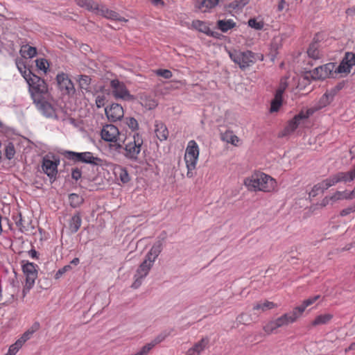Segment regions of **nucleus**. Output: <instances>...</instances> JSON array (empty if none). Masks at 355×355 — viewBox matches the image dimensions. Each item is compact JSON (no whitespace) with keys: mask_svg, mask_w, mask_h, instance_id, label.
<instances>
[{"mask_svg":"<svg viewBox=\"0 0 355 355\" xmlns=\"http://www.w3.org/2000/svg\"><path fill=\"white\" fill-rule=\"evenodd\" d=\"M243 184L250 191L273 193L277 190V182L270 175L263 172H255L245 178Z\"/></svg>","mask_w":355,"mask_h":355,"instance_id":"f257e3e1","label":"nucleus"},{"mask_svg":"<svg viewBox=\"0 0 355 355\" xmlns=\"http://www.w3.org/2000/svg\"><path fill=\"white\" fill-rule=\"evenodd\" d=\"M355 179V166L347 172H338L323 180L322 181L315 184L309 192L310 197H315L320 192L323 193L329 187L334 186L338 182H352Z\"/></svg>","mask_w":355,"mask_h":355,"instance_id":"f03ea898","label":"nucleus"},{"mask_svg":"<svg viewBox=\"0 0 355 355\" xmlns=\"http://www.w3.org/2000/svg\"><path fill=\"white\" fill-rule=\"evenodd\" d=\"M26 80L28 84V91L33 103H40L48 98V85L44 79L34 74Z\"/></svg>","mask_w":355,"mask_h":355,"instance_id":"7ed1b4c3","label":"nucleus"},{"mask_svg":"<svg viewBox=\"0 0 355 355\" xmlns=\"http://www.w3.org/2000/svg\"><path fill=\"white\" fill-rule=\"evenodd\" d=\"M101 139L108 143L111 151L120 152L122 149V139L118 128L112 124H106L101 130Z\"/></svg>","mask_w":355,"mask_h":355,"instance_id":"20e7f679","label":"nucleus"},{"mask_svg":"<svg viewBox=\"0 0 355 355\" xmlns=\"http://www.w3.org/2000/svg\"><path fill=\"white\" fill-rule=\"evenodd\" d=\"M200 155L198 144L195 140H190L187 146L184 159L187 168V176L191 178L196 174L195 171Z\"/></svg>","mask_w":355,"mask_h":355,"instance_id":"39448f33","label":"nucleus"},{"mask_svg":"<svg viewBox=\"0 0 355 355\" xmlns=\"http://www.w3.org/2000/svg\"><path fill=\"white\" fill-rule=\"evenodd\" d=\"M143 139L139 133H134L132 137L122 139V148L125 150L124 155L129 159L137 160L141 150Z\"/></svg>","mask_w":355,"mask_h":355,"instance_id":"423d86ee","label":"nucleus"},{"mask_svg":"<svg viewBox=\"0 0 355 355\" xmlns=\"http://www.w3.org/2000/svg\"><path fill=\"white\" fill-rule=\"evenodd\" d=\"M76 2L80 7L84 8L89 11H92L96 15H102L107 19L124 21L125 22L128 21V19H125L124 18L119 17V15L114 11L110 10L103 6H101L100 8L98 5L93 2L92 0H76Z\"/></svg>","mask_w":355,"mask_h":355,"instance_id":"0eeeda50","label":"nucleus"},{"mask_svg":"<svg viewBox=\"0 0 355 355\" xmlns=\"http://www.w3.org/2000/svg\"><path fill=\"white\" fill-rule=\"evenodd\" d=\"M37 265L27 261L22 265V271L25 275V283L22 290L23 296L25 297L33 288L37 278Z\"/></svg>","mask_w":355,"mask_h":355,"instance_id":"6e6552de","label":"nucleus"},{"mask_svg":"<svg viewBox=\"0 0 355 355\" xmlns=\"http://www.w3.org/2000/svg\"><path fill=\"white\" fill-rule=\"evenodd\" d=\"M231 60L239 64L241 69H245L255 62L254 54L250 51H240L237 50H227Z\"/></svg>","mask_w":355,"mask_h":355,"instance_id":"1a4fd4ad","label":"nucleus"},{"mask_svg":"<svg viewBox=\"0 0 355 355\" xmlns=\"http://www.w3.org/2000/svg\"><path fill=\"white\" fill-rule=\"evenodd\" d=\"M58 88L62 95L73 96L76 92L74 85L68 74L60 72L56 76Z\"/></svg>","mask_w":355,"mask_h":355,"instance_id":"9d476101","label":"nucleus"},{"mask_svg":"<svg viewBox=\"0 0 355 355\" xmlns=\"http://www.w3.org/2000/svg\"><path fill=\"white\" fill-rule=\"evenodd\" d=\"M110 87L113 96L116 98H122L124 100H131L133 96L130 94L123 83L115 79L110 82Z\"/></svg>","mask_w":355,"mask_h":355,"instance_id":"9b49d317","label":"nucleus"},{"mask_svg":"<svg viewBox=\"0 0 355 355\" xmlns=\"http://www.w3.org/2000/svg\"><path fill=\"white\" fill-rule=\"evenodd\" d=\"M60 164L58 159H51L47 155L43 158L42 168L45 174L47 175L50 179H55L58 173V166Z\"/></svg>","mask_w":355,"mask_h":355,"instance_id":"f8f14e48","label":"nucleus"},{"mask_svg":"<svg viewBox=\"0 0 355 355\" xmlns=\"http://www.w3.org/2000/svg\"><path fill=\"white\" fill-rule=\"evenodd\" d=\"M39 322H35L31 328L26 331L20 338H19L15 343L11 345L12 347H16V349H19L23 347L26 341L31 339L33 334L40 329Z\"/></svg>","mask_w":355,"mask_h":355,"instance_id":"ddd939ff","label":"nucleus"},{"mask_svg":"<svg viewBox=\"0 0 355 355\" xmlns=\"http://www.w3.org/2000/svg\"><path fill=\"white\" fill-rule=\"evenodd\" d=\"M105 111L107 119L114 122L121 120L124 115L122 106L118 103H112L109 107H106Z\"/></svg>","mask_w":355,"mask_h":355,"instance_id":"4468645a","label":"nucleus"},{"mask_svg":"<svg viewBox=\"0 0 355 355\" xmlns=\"http://www.w3.org/2000/svg\"><path fill=\"white\" fill-rule=\"evenodd\" d=\"M334 70L335 71L334 63L329 62L316 67L313 71V77L315 79H324L331 76Z\"/></svg>","mask_w":355,"mask_h":355,"instance_id":"2eb2a0df","label":"nucleus"},{"mask_svg":"<svg viewBox=\"0 0 355 355\" xmlns=\"http://www.w3.org/2000/svg\"><path fill=\"white\" fill-rule=\"evenodd\" d=\"M309 116V113H304L303 112H300L295 115L291 121H288V124L285 127L284 132V135H289L293 132L299 126L301 121L307 119Z\"/></svg>","mask_w":355,"mask_h":355,"instance_id":"dca6fc26","label":"nucleus"},{"mask_svg":"<svg viewBox=\"0 0 355 355\" xmlns=\"http://www.w3.org/2000/svg\"><path fill=\"white\" fill-rule=\"evenodd\" d=\"M209 343V338L208 337L201 338L187 351L186 355H201L202 352L208 347Z\"/></svg>","mask_w":355,"mask_h":355,"instance_id":"f3484780","label":"nucleus"},{"mask_svg":"<svg viewBox=\"0 0 355 355\" xmlns=\"http://www.w3.org/2000/svg\"><path fill=\"white\" fill-rule=\"evenodd\" d=\"M37 110L46 117H53L55 116V110L46 99L40 101V103H33Z\"/></svg>","mask_w":355,"mask_h":355,"instance_id":"a211bd4d","label":"nucleus"},{"mask_svg":"<svg viewBox=\"0 0 355 355\" xmlns=\"http://www.w3.org/2000/svg\"><path fill=\"white\" fill-rule=\"evenodd\" d=\"M300 317V316L298 313L295 312V309H293L291 313H285L277 318L276 320L280 328L282 327L288 325L289 324L294 323Z\"/></svg>","mask_w":355,"mask_h":355,"instance_id":"6ab92c4d","label":"nucleus"},{"mask_svg":"<svg viewBox=\"0 0 355 355\" xmlns=\"http://www.w3.org/2000/svg\"><path fill=\"white\" fill-rule=\"evenodd\" d=\"M115 178L123 184L128 183L130 180V175L126 168L120 165H115L113 168Z\"/></svg>","mask_w":355,"mask_h":355,"instance_id":"aec40b11","label":"nucleus"},{"mask_svg":"<svg viewBox=\"0 0 355 355\" xmlns=\"http://www.w3.org/2000/svg\"><path fill=\"white\" fill-rule=\"evenodd\" d=\"M155 132L161 141L166 140L168 137V131L166 125L160 121L155 122Z\"/></svg>","mask_w":355,"mask_h":355,"instance_id":"412c9836","label":"nucleus"},{"mask_svg":"<svg viewBox=\"0 0 355 355\" xmlns=\"http://www.w3.org/2000/svg\"><path fill=\"white\" fill-rule=\"evenodd\" d=\"M191 26L208 36H211L215 38H220L221 36V33L219 31H212L207 26V24H191Z\"/></svg>","mask_w":355,"mask_h":355,"instance_id":"4be33fe9","label":"nucleus"},{"mask_svg":"<svg viewBox=\"0 0 355 355\" xmlns=\"http://www.w3.org/2000/svg\"><path fill=\"white\" fill-rule=\"evenodd\" d=\"M82 224V218L80 213H76L71 216L69 220V230L71 233L74 234L78 231Z\"/></svg>","mask_w":355,"mask_h":355,"instance_id":"5701e85b","label":"nucleus"},{"mask_svg":"<svg viewBox=\"0 0 355 355\" xmlns=\"http://www.w3.org/2000/svg\"><path fill=\"white\" fill-rule=\"evenodd\" d=\"M162 250V243L161 241H157L153 244L150 251L147 253L146 258L150 261L155 262L157 257Z\"/></svg>","mask_w":355,"mask_h":355,"instance_id":"b1692460","label":"nucleus"},{"mask_svg":"<svg viewBox=\"0 0 355 355\" xmlns=\"http://www.w3.org/2000/svg\"><path fill=\"white\" fill-rule=\"evenodd\" d=\"M334 315L331 313H324L317 315L310 323L311 327L327 324L332 320Z\"/></svg>","mask_w":355,"mask_h":355,"instance_id":"393cba45","label":"nucleus"},{"mask_svg":"<svg viewBox=\"0 0 355 355\" xmlns=\"http://www.w3.org/2000/svg\"><path fill=\"white\" fill-rule=\"evenodd\" d=\"M153 261H150L146 258L140 264L139 267L137 270L136 274L139 277H145L149 272L150 268L153 265Z\"/></svg>","mask_w":355,"mask_h":355,"instance_id":"a878e982","label":"nucleus"},{"mask_svg":"<svg viewBox=\"0 0 355 355\" xmlns=\"http://www.w3.org/2000/svg\"><path fill=\"white\" fill-rule=\"evenodd\" d=\"M320 297V296L318 295L304 300L301 305L294 308L295 312L297 313L300 316H301L305 309L315 302Z\"/></svg>","mask_w":355,"mask_h":355,"instance_id":"bb28decb","label":"nucleus"},{"mask_svg":"<svg viewBox=\"0 0 355 355\" xmlns=\"http://www.w3.org/2000/svg\"><path fill=\"white\" fill-rule=\"evenodd\" d=\"M16 66L22 75V76L27 80L31 76L34 75L31 71L26 68V62L23 58H17L15 61Z\"/></svg>","mask_w":355,"mask_h":355,"instance_id":"cd10ccee","label":"nucleus"},{"mask_svg":"<svg viewBox=\"0 0 355 355\" xmlns=\"http://www.w3.org/2000/svg\"><path fill=\"white\" fill-rule=\"evenodd\" d=\"M221 139L224 141L230 143L235 146H239L240 143L239 138L231 130H227L221 134Z\"/></svg>","mask_w":355,"mask_h":355,"instance_id":"c85d7f7f","label":"nucleus"},{"mask_svg":"<svg viewBox=\"0 0 355 355\" xmlns=\"http://www.w3.org/2000/svg\"><path fill=\"white\" fill-rule=\"evenodd\" d=\"M19 53L23 58H32L37 55V49L28 44H24L21 46Z\"/></svg>","mask_w":355,"mask_h":355,"instance_id":"c756f323","label":"nucleus"},{"mask_svg":"<svg viewBox=\"0 0 355 355\" xmlns=\"http://www.w3.org/2000/svg\"><path fill=\"white\" fill-rule=\"evenodd\" d=\"M277 307V305L274 302L265 300L264 302H259L254 304L253 310L264 312Z\"/></svg>","mask_w":355,"mask_h":355,"instance_id":"7c9ffc66","label":"nucleus"},{"mask_svg":"<svg viewBox=\"0 0 355 355\" xmlns=\"http://www.w3.org/2000/svg\"><path fill=\"white\" fill-rule=\"evenodd\" d=\"M218 3V0H199L196 6L202 12L213 8Z\"/></svg>","mask_w":355,"mask_h":355,"instance_id":"2f4dec72","label":"nucleus"},{"mask_svg":"<svg viewBox=\"0 0 355 355\" xmlns=\"http://www.w3.org/2000/svg\"><path fill=\"white\" fill-rule=\"evenodd\" d=\"M282 46V37L281 36L274 37L270 44V55L275 58L278 53V50Z\"/></svg>","mask_w":355,"mask_h":355,"instance_id":"473e14b6","label":"nucleus"},{"mask_svg":"<svg viewBox=\"0 0 355 355\" xmlns=\"http://www.w3.org/2000/svg\"><path fill=\"white\" fill-rule=\"evenodd\" d=\"M163 338H160L159 337L156 338L155 340L151 341L149 343H147L144 346L142 347V348L137 352L136 355H148L150 351L158 343L162 342Z\"/></svg>","mask_w":355,"mask_h":355,"instance_id":"72a5a7b5","label":"nucleus"},{"mask_svg":"<svg viewBox=\"0 0 355 355\" xmlns=\"http://www.w3.org/2000/svg\"><path fill=\"white\" fill-rule=\"evenodd\" d=\"M307 54L309 58H313V60L320 59L322 54L319 49V44L317 42H313L311 44L307 49Z\"/></svg>","mask_w":355,"mask_h":355,"instance_id":"f704fd0d","label":"nucleus"},{"mask_svg":"<svg viewBox=\"0 0 355 355\" xmlns=\"http://www.w3.org/2000/svg\"><path fill=\"white\" fill-rule=\"evenodd\" d=\"M83 163L91 164L93 165H101L102 160L97 157H94L93 153L91 152H84Z\"/></svg>","mask_w":355,"mask_h":355,"instance_id":"c9c22d12","label":"nucleus"},{"mask_svg":"<svg viewBox=\"0 0 355 355\" xmlns=\"http://www.w3.org/2000/svg\"><path fill=\"white\" fill-rule=\"evenodd\" d=\"M283 96L275 94L274 99L271 102L270 112H275L279 111L282 105Z\"/></svg>","mask_w":355,"mask_h":355,"instance_id":"e433bc0d","label":"nucleus"},{"mask_svg":"<svg viewBox=\"0 0 355 355\" xmlns=\"http://www.w3.org/2000/svg\"><path fill=\"white\" fill-rule=\"evenodd\" d=\"M64 156L70 160H73V162H83V153H76L73 151H65L63 153Z\"/></svg>","mask_w":355,"mask_h":355,"instance_id":"4c0bfd02","label":"nucleus"},{"mask_svg":"<svg viewBox=\"0 0 355 355\" xmlns=\"http://www.w3.org/2000/svg\"><path fill=\"white\" fill-rule=\"evenodd\" d=\"M330 199L333 201L340 200H352L350 192L347 191H336L331 197Z\"/></svg>","mask_w":355,"mask_h":355,"instance_id":"58836bf2","label":"nucleus"},{"mask_svg":"<svg viewBox=\"0 0 355 355\" xmlns=\"http://www.w3.org/2000/svg\"><path fill=\"white\" fill-rule=\"evenodd\" d=\"M77 81L80 89L87 90L91 83V78L86 75H80L77 78Z\"/></svg>","mask_w":355,"mask_h":355,"instance_id":"ea45409f","label":"nucleus"},{"mask_svg":"<svg viewBox=\"0 0 355 355\" xmlns=\"http://www.w3.org/2000/svg\"><path fill=\"white\" fill-rule=\"evenodd\" d=\"M69 204L72 207H78L83 202V198L82 196L76 193H71L69 196Z\"/></svg>","mask_w":355,"mask_h":355,"instance_id":"a19ab883","label":"nucleus"},{"mask_svg":"<svg viewBox=\"0 0 355 355\" xmlns=\"http://www.w3.org/2000/svg\"><path fill=\"white\" fill-rule=\"evenodd\" d=\"M249 0H240L239 2H233L230 3L228 6L229 11L232 12L234 11L236 13H238L241 9L244 7L248 3Z\"/></svg>","mask_w":355,"mask_h":355,"instance_id":"79ce46f5","label":"nucleus"},{"mask_svg":"<svg viewBox=\"0 0 355 355\" xmlns=\"http://www.w3.org/2000/svg\"><path fill=\"white\" fill-rule=\"evenodd\" d=\"M36 62V67L38 69L43 71L44 73H46L49 67V63L47 60L44 58H38L35 60Z\"/></svg>","mask_w":355,"mask_h":355,"instance_id":"37998d69","label":"nucleus"},{"mask_svg":"<svg viewBox=\"0 0 355 355\" xmlns=\"http://www.w3.org/2000/svg\"><path fill=\"white\" fill-rule=\"evenodd\" d=\"M352 66L350 64H347L345 62L342 60V62L340 63V64L336 67H335V73H348L350 72V70L352 69Z\"/></svg>","mask_w":355,"mask_h":355,"instance_id":"c03bdc74","label":"nucleus"},{"mask_svg":"<svg viewBox=\"0 0 355 355\" xmlns=\"http://www.w3.org/2000/svg\"><path fill=\"white\" fill-rule=\"evenodd\" d=\"M279 328L276 320L268 322L264 327V331L268 334H272L275 330Z\"/></svg>","mask_w":355,"mask_h":355,"instance_id":"a18cd8bd","label":"nucleus"},{"mask_svg":"<svg viewBox=\"0 0 355 355\" xmlns=\"http://www.w3.org/2000/svg\"><path fill=\"white\" fill-rule=\"evenodd\" d=\"M332 99V96L330 94L325 93L319 101L318 108L320 109L329 105Z\"/></svg>","mask_w":355,"mask_h":355,"instance_id":"49530a36","label":"nucleus"},{"mask_svg":"<svg viewBox=\"0 0 355 355\" xmlns=\"http://www.w3.org/2000/svg\"><path fill=\"white\" fill-rule=\"evenodd\" d=\"M15 154V146L12 143H9L5 149V156L8 159H11L14 157Z\"/></svg>","mask_w":355,"mask_h":355,"instance_id":"de8ad7c7","label":"nucleus"},{"mask_svg":"<svg viewBox=\"0 0 355 355\" xmlns=\"http://www.w3.org/2000/svg\"><path fill=\"white\" fill-rule=\"evenodd\" d=\"M155 73L165 79H169L173 76L172 72L168 69H159L155 71Z\"/></svg>","mask_w":355,"mask_h":355,"instance_id":"09e8293b","label":"nucleus"},{"mask_svg":"<svg viewBox=\"0 0 355 355\" xmlns=\"http://www.w3.org/2000/svg\"><path fill=\"white\" fill-rule=\"evenodd\" d=\"M343 61L353 67L355 64V54L351 52L346 53Z\"/></svg>","mask_w":355,"mask_h":355,"instance_id":"8fccbe9b","label":"nucleus"},{"mask_svg":"<svg viewBox=\"0 0 355 355\" xmlns=\"http://www.w3.org/2000/svg\"><path fill=\"white\" fill-rule=\"evenodd\" d=\"M126 124L132 130H136L139 128V124L137 121L132 117L126 118Z\"/></svg>","mask_w":355,"mask_h":355,"instance_id":"3c124183","label":"nucleus"},{"mask_svg":"<svg viewBox=\"0 0 355 355\" xmlns=\"http://www.w3.org/2000/svg\"><path fill=\"white\" fill-rule=\"evenodd\" d=\"M236 24H217V31L221 32H227L235 26Z\"/></svg>","mask_w":355,"mask_h":355,"instance_id":"603ef678","label":"nucleus"},{"mask_svg":"<svg viewBox=\"0 0 355 355\" xmlns=\"http://www.w3.org/2000/svg\"><path fill=\"white\" fill-rule=\"evenodd\" d=\"M353 212H355V203L351 206H349V207L342 209L340 212V216H346Z\"/></svg>","mask_w":355,"mask_h":355,"instance_id":"864d4df0","label":"nucleus"},{"mask_svg":"<svg viewBox=\"0 0 355 355\" xmlns=\"http://www.w3.org/2000/svg\"><path fill=\"white\" fill-rule=\"evenodd\" d=\"M286 87H287V83H286V80H282L280 82L279 86L278 89H277L275 94L283 96V94H284L285 89H286Z\"/></svg>","mask_w":355,"mask_h":355,"instance_id":"5fc2aeb1","label":"nucleus"},{"mask_svg":"<svg viewBox=\"0 0 355 355\" xmlns=\"http://www.w3.org/2000/svg\"><path fill=\"white\" fill-rule=\"evenodd\" d=\"M71 269L70 266H65L63 268L59 269L55 273V279H59L64 273Z\"/></svg>","mask_w":355,"mask_h":355,"instance_id":"6e6d98bb","label":"nucleus"},{"mask_svg":"<svg viewBox=\"0 0 355 355\" xmlns=\"http://www.w3.org/2000/svg\"><path fill=\"white\" fill-rule=\"evenodd\" d=\"M81 175H82V173L79 168H73L72 170L71 177L73 179L78 180L81 178Z\"/></svg>","mask_w":355,"mask_h":355,"instance_id":"4d7b16f0","label":"nucleus"},{"mask_svg":"<svg viewBox=\"0 0 355 355\" xmlns=\"http://www.w3.org/2000/svg\"><path fill=\"white\" fill-rule=\"evenodd\" d=\"M105 98L103 96L98 95L96 98V106L100 108L104 106Z\"/></svg>","mask_w":355,"mask_h":355,"instance_id":"13d9d810","label":"nucleus"},{"mask_svg":"<svg viewBox=\"0 0 355 355\" xmlns=\"http://www.w3.org/2000/svg\"><path fill=\"white\" fill-rule=\"evenodd\" d=\"M135 282L132 283V287L133 288H139L141 284V279L144 278V277H139L138 276H137V275H135Z\"/></svg>","mask_w":355,"mask_h":355,"instance_id":"bf43d9fd","label":"nucleus"},{"mask_svg":"<svg viewBox=\"0 0 355 355\" xmlns=\"http://www.w3.org/2000/svg\"><path fill=\"white\" fill-rule=\"evenodd\" d=\"M19 351L16 349V347H12V345H10L9 347V349L8 350V352L5 354V355H16V354Z\"/></svg>","mask_w":355,"mask_h":355,"instance_id":"052dcab7","label":"nucleus"},{"mask_svg":"<svg viewBox=\"0 0 355 355\" xmlns=\"http://www.w3.org/2000/svg\"><path fill=\"white\" fill-rule=\"evenodd\" d=\"M157 103L154 100L149 101L148 103H146L145 106L147 107L149 110L153 109L157 106Z\"/></svg>","mask_w":355,"mask_h":355,"instance_id":"680f3d73","label":"nucleus"},{"mask_svg":"<svg viewBox=\"0 0 355 355\" xmlns=\"http://www.w3.org/2000/svg\"><path fill=\"white\" fill-rule=\"evenodd\" d=\"M248 24L250 26H251L252 28L257 29V30L262 29L263 28V25H264V24Z\"/></svg>","mask_w":355,"mask_h":355,"instance_id":"e2e57ef3","label":"nucleus"},{"mask_svg":"<svg viewBox=\"0 0 355 355\" xmlns=\"http://www.w3.org/2000/svg\"><path fill=\"white\" fill-rule=\"evenodd\" d=\"M329 200H331L330 199V197L328 198V197H325L322 200V202H321V206L322 207H325L327 205H328L329 203Z\"/></svg>","mask_w":355,"mask_h":355,"instance_id":"0e129e2a","label":"nucleus"},{"mask_svg":"<svg viewBox=\"0 0 355 355\" xmlns=\"http://www.w3.org/2000/svg\"><path fill=\"white\" fill-rule=\"evenodd\" d=\"M155 6H163L164 2L162 0H150Z\"/></svg>","mask_w":355,"mask_h":355,"instance_id":"69168bd1","label":"nucleus"},{"mask_svg":"<svg viewBox=\"0 0 355 355\" xmlns=\"http://www.w3.org/2000/svg\"><path fill=\"white\" fill-rule=\"evenodd\" d=\"M355 350V342L352 343L349 346L345 349V352Z\"/></svg>","mask_w":355,"mask_h":355,"instance_id":"338daca9","label":"nucleus"},{"mask_svg":"<svg viewBox=\"0 0 355 355\" xmlns=\"http://www.w3.org/2000/svg\"><path fill=\"white\" fill-rule=\"evenodd\" d=\"M347 15L354 16L355 15V8L354 9H348L347 10Z\"/></svg>","mask_w":355,"mask_h":355,"instance_id":"774afa93","label":"nucleus"}]
</instances>
